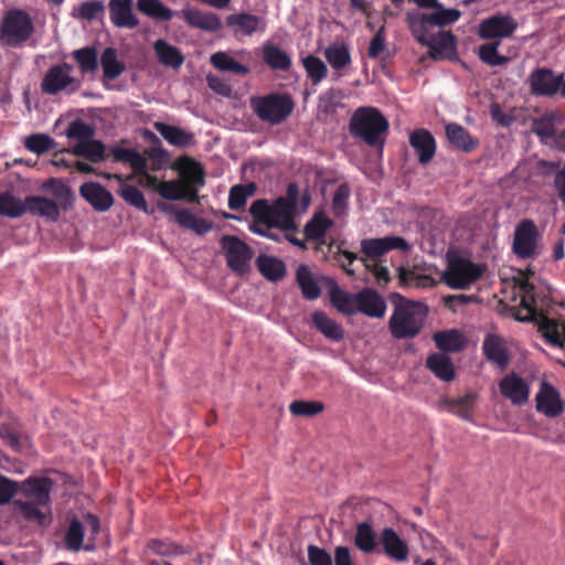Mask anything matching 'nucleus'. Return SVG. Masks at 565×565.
<instances>
[{"instance_id":"nucleus-1","label":"nucleus","mask_w":565,"mask_h":565,"mask_svg":"<svg viewBox=\"0 0 565 565\" xmlns=\"http://www.w3.org/2000/svg\"><path fill=\"white\" fill-rule=\"evenodd\" d=\"M522 291L521 308L525 310V316H516L520 321H535L539 331L546 342L555 348L565 350V322L556 320L544 315L545 307H548L550 299L546 295H541L527 279L520 284Z\"/></svg>"},{"instance_id":"nucleus-2","label":"nucleus","mask_w":565,"mask_h":565,"mask_svg":"<svg viewBox=\"0 0 565 565\" xmlns=\"http://www.w3.org/2000/svg\"><path fill=\"white\" fill-rule=\"evenodd\" d=\"M391 302L394 307L388 320L392 337L397 340L417 337L422 332L428 316L427 305L411 300L397 292L391 295Z\"/></svg>"},{"instance_id":"nucleus-3","label":"nucleus","mask_w":565,"mask_h":565,"mask_svg":"<svg viewBox=\"0 0 565 565\" xmlns=\"http://www.w3.org/2000/svg\"><path fill=\"white\" fill-rule=\"evenodd\" d=\"M388 128V120L375 107L358 108L349 125L350 134L370 147H383Z\"/></svg>"},{"instance_id":"nucleus-4","label":"nucleus","mask_w":565,"mask_h":565,"mask_svg":"<svg viewBox=\"0 0 565 565\" xmlns=\"http://www.w3.org/2000/svg\"><path fill=\"white\" fill-rule=\"evenodd\" d=\"M250 107L254 114L271 126L285 122L295 109V102L287 93H269L253 97Z\"/></svg>"},{"instance_id":"nucleus-5","label":"nucleus","mask_w":565,"mask_h":565,"mask_svg":"<svg viewBox=\"0 0 565 565\" xmlns=\"http://www.w3.org/2000/svg\"><path fill=\"white\" fill-rule=\"evenodd\" d=\"M34 32V22L25 10L10 9L0 23V42L10 47H18L28 42Z\"/></svg>"},{"instance_id":"nucleus-6","label":"nucleus","mask_w":565,"mask_h":565,"mask_svg":"<svg viewBox=\"0 0 565 565\" xmlns=\"http://www.w3.org/2000/svg\"><path fill=\"white\" fill-rule=\"evenodd\" d=\"M73 70V65L65 62L50 66L42 77L41 92L55 96L62 92L73 94L78 90L81 83L72 75Z\"/></svg>"},{"instance_id":"nucleus-7","label":"nucleus","mask_w":565,"mask_h":565,"mask_svg":"<svg viewBox=\"0 0 565 565\" xmlns=\"http://www.w3.org/2000/svg\"><path fill=\"white\" fill-rule=\"evenodd\" d=\"M299 199V189L296 183H289L286 195L277 198L271 204L270 227L281 231L297 228L295 214Z\"/></svg>"},{"instance_id":"nucleus-8","label":"nucleus","mask_w":565,"mask_h":565,"mask_svg":"<svg viewBox=\"0 0 565 565\" xmlns=\"http://www.w3.org/2000/svg\"><path fill=\"white\" fill-rule=\"evenodd\" d=\"M220 244L224 250L227 267L238 276L247 274L254 257V250L234 235H223Z\"/></svg>"},{"instance_id":"nucleus-9","label":"nucleus","mask_w":565,"mask_h":565,"mask_svg":"<svg viewBox=\"0 0 565 565\" xmlns=\"http://www.w3.org/2000/svg\"><path fill=\"white\" fill-rule=\"evenodd\" d=\"M541 234L534 221L530 218L521 220L515 226L512 242V252L519 259H530L535 257L539 252V241Z\"/></svg>"},{"instance_id":"nucleus-10","label":"nucleus","mask_w":565,"mask_h":565,"mask_svg":"<svg viewBox=\"0 0 565 565\" xmlns=\"http://www.w3.org/2000/svg\"><path fill=\"white\" fill-rule=\"evenodd\" d=\"M483 274V268L475 263L456 258L450 260L443 275V280L447 286L454 289H466L477 281Z\"/></svg>"},{"instance_id":"nucleus-11","label":"nucleus","mask_w":565,"mask_h":565,"mask_svg":"<svg viewBox=\"0 0 565 565\" xmlns=\"http://www.w3.org/2000/svg\"><path fill=\"white\" fill-rule=\"evenodd\" d=\"M518 29L515 19L508 14H497L482 20L478 35L483 40H494L511 36Z\"/></svg>"},{"instance_id":"nucleus-12","label":"nucleus","mask_w":565,"mask_h":565,"mask_svg":"<svg viewBox=\"0 0 565 565\" xmlns=\"http://www.w3.org/2000/svg\"><path fill=\"white\" fill-rule=\"evenodd\" d=\"M563 74L555 75L546 67L534 70L529 77L530 89L534 96L552 97L561 89Z\"/></svg>"},{"instance_id":"nucleus-13","label":"nucleus","mask_w":565,"mask_h":565,"mask_svg":"<svg viewBox=\"0 0 565 565\" xmlns=\"http://www.w3.org/2000/svg\"><path fill=\"white\" fill-rule=\"evenodd\" d=\"M158 207L167 214H173L175 222L188 230L193 231L198 235H204L213 228V223L202 217H196L190 210H178L175 205L158 202Z\"/></svg>"},{"instance_id":"nucleus-14","label":"nucleus","mask_w":565,"mask_h":565,"mask_svg":"<svg viewBox=\"0 0 565 565\" xmlns=\"http://www.w3.org/2000/svg\"><path fill=\"white\" fill-rule=\"evenodd\" d=\"M356 312L370 318L382 319L386 312L384 297L373 288H363L355 294Z\"/></svg>"},{"instance_id":"nucleus-15","label":"nucleus","mask_w":565,"mask_h":565,"mask_svg":"<svg viewBox=\"0 0 565 565\" xmlns=\"http://www.w3.org/2000/svg\"><path fill=\"white\" fill-rule=\"evenodd\" d=\"M393 249H408L407 242L398 236H386L382 238H365L361 241V252L366 258L375 259Z\"/></svg>"},{"instance_id":"nucleus-16","label":"nucleus","mask_w":565,"mask_h":565,"mask_svg":"<svg viewBox=\"0 0 565 565\" xmlns=\"http://www.w3.org/2000/svg\"><path fill=\"white\" fill-rule=\"evenodd\" d=\"M134 0H109V19L116 28L135 29L139 20L132 11Z\"/></svg>"},{"instance_id":"nucleus-17","label":"nucleus","mask_w":565,"mask_h":565,"mask_svg":"<svg viewBox=\"0 0 565 565\" xmlns=\"http://www.w3.org/2000/svg\"><path fill=\"white\" fill-rule=\"evenodd\" d=\"M53 482L50 478H28L20 484L21 492L29 501L49 505Z\"/></svg>"},{"instance_id":"nucleus-18","label":"nucleus","mask_w":565,"mask_h":565,"mask_svg":"<svg viewBox=\"0 0 565 565\" xmlns=\"http://www.w3.org/2000/svg\"><path fill=\"white\" fill-rule=\"evenodd\" d=\"M79 194L98 212H106L114 204L113 194L98 182L83 183Z\"/></svg>"},{"instance_id":"nucleus-19","label":"nucleus","mask_w":565,"mask_h":565,"mask_svg":"<svg viewBox=\"0 0 565 565\" xmlns=\"http://www.w3.org/2000/svg\"><path fill=\"white\" fill-rule=\"evenodd\" d=\"M535 401L537 412L544 414L547 417H557L564 411V406L558 392L546 382L541 384Z\"/></svg>"},{"instance_id":"nucleus-20","label":"nucleus","mask_w":565,"mask_h":565,"mask_svg":"<svg viewBox=\"0 0 565 565\" xmlns=\"http://www.w3.org/2000/svg\"><path fill=\"white\" fill-rule=\"evenodd\" d=\"M501 394L512 404L522 405L529 399L530 387L526 382L515 373L505 375L499 382Z\"/></svg>"},{"instance_id":"nucleus-21","label":"nucleus","mask_w":565,"mask_h":565,"mask_svg":"<svg viewBox=\"0 0 565 565\" xmlns=\"http://www.w3.org/2000/svg\"><path fill=\"white\" fill-rule=\"evenodd\" d=\"M482 352L486 359L495 364L500 370H505L510 363V355L503 339L494 333H489L482 342Z\"/></svg>"},{"instance_id":"nucleus-22","label":"nucleus","mask_w":565,"mask_h":565,"mask_svg":"<svg viewBox=\"0 0 565 565\" xmlns=\"http://www.w3.org/2000/svg\"><path fill=\"white\" fill-rule=\"evenodd\" d=\"M409 145L415 150L418 162L423 166L429 163L436 153V141L427 129L414 130L409 136Z\"/></svg>"},{"instance_id":"nucleus-23","label":"nucleus","mask_w":565,"mask_h":565,"mask_svg":"<svg viewBox=\"0 0 565 565\" xmlns=\"http://www.w3.org/2000/svg\"><path fill=\"white\" fill-rule=\"evenodd\" d=\"M380 544L385 554L396 562H404L408 557V546L392 527H384L380 533Z\"/></svg>"},{"instance_id":"nucleus-24","label":"nucleus","mask_w":565,"mask_h":565,"mask_svg":"<svg viewBox=\"0 0 565 565\" xmlns=\"http://www.w3.org/2000/svg\"><path fill=\"white\" fill-rule=\"evenodd\" d=\"M184 21L192 28L206 32H216L222 23L216 13L204 12L199 9H184L181 11Z\"/></svg>"},{"instance_id":"nucleus-25","label":"nucleus","mask_w":565,"mask_h":565,"mask_svg":"<svg viewBox=\"0 0 565 565\" xmlns=\"http://www.w3.org/2000/svg\"><path fill=\"white\" fill-rule=\"evenodd\" d=\"M425 365L440 381L451 382L456 379L454 362L450 356L443 352L429 354Z\"/></svg>"},{"instance_id":"nucleus-26","label":"nucleus","mask_w":565,"mask_h":565,"mask_svg":"<svg viewBox=\"0 0 565 565\" xmlns=\"http://www.w3.org/2000/svg\"><path fill=\"white\" fill-rule=\"evenodd\" d=\"M446 137L455 148L466 153L472 152L480 145L478 138L472 137L465 127L456 122L446 126Z\"/></svg>"},{"instance_id":"nucleus-27","label":"nucleus","mask_w":565,"mask_h":565,"mask_svg":"<svg viewBox=\"0 0 565 565\" xmlns=\"http://www.w3.org/2000/svg\"><path fill=\"white\" fill-rule=\"evenodd\" d=\"M312 326L330 341L340 342L344 338V330L340 323L330 318L324 311L311 313Z\"/></svg>"},{"instance_id":"nucleus-28","label":"nucleus","mask_w":565,"mask_h":565,"mask_svg":"<svg viewBox=\"0 0 565 565\" xmlns=\"http://www.w3.org/2000/svg\"><path fill=\"white\" fill-rule=\"evenodd\" d=\"M228 26L234 29L235 33L244 35H252L254 32L264 31L266 28L265 21L250 13H235L226 18Z\"/></svg>"},{"instance_id":"nucleus-29","label":"nucleus","mask_w":565,"mask_h":565,"mask_svg":"<svg viewBox=\"0 0 565 565\" xmlns=\"http://www.w3.org/2000/svg\"><path fill=\"white\" fill-rule=\"evenodd\" d=\"M406 22L412 35L422 45H425L436 34L434 33L435 26L430 24L423 12H408L406 14Z\"/></svg>"},{"instance_id":"nucleus-30","label":"nucleus","mask_w":565,"mask_h":565,"mask_svg":"<svg viewBox=\"0 0 565 565\" xmlns=\"http://www.w3.org/2000/svg\"><path fill=\"white\" fill-rule=\"evenodd\" d=\"M262 58L273 71H288L291 67V57L286 51L273 43H265L262 47Z\"/></svg>"},{"instance_id":"nucleus-31","label":"nucleus","mask_w":565,"mask_h":565,"mask_svg":"<svg viewBox=\"0 0 565 565\" xmlns=\"http://www.w3.org/2000/svg\"><path fill=\"white\" fill-rule=\"evenodd\" d=\"M26 212L34 215L44 216L54 222L60 218V206L51 199L39 195H29L26 196Z\"/></svg>"},{"instance_id":"nucleus-32","label":"nucleus","mask_w":565,"mask_h":565,"mask_svg":"<svg viewBox=\"0 0 565 565\" xmlns=\"http://www.w3.org/2000/svg\"><path fill=\"white\" fill-rule=\"evenodd\" d=\"M477 394L469 392L461 397L450 398L447 397L443 404L454 415H457L463 420H471L472 411L476 406Z\"/></svg>"},{"instance_id":"nucleus-33","label":"nucleus","mask_w":565,"mask_h":565,"mask_svg":"<svg viewBox=\"0 0 565 565\" xmlns=\"http://www.w3.org/2000/svg\"><path fill=\"white\" fill-rule=\"evenodd\" d=\"M153 49L159 62L164 66L178 70L184 63V56L180 49L162 39L154 42Z\"/></svg>"},{"instance_id":"nucleus-34","label":"nucleus","mask_w":565,"mask_h":565,"mask_svg":"<svg viewBox=\"0 0 565 565\" xmlns=\"http://www.w3.org/2000/svg\"><path fill=\"white\" fill-rule=\"evenodd\" d=\"M258 271L270 281H279L286 276L285 263L274 256L259 255L256 258Z\"/></svg>"},{"instance_id":"nucleus-35","label":"nucleus","mask_w":565,"mask_h":565,"mask_svg":"<svg viewBox=\"0 0 565 565\" xmlns=\"http://www.w3.org/2000/svg\"><path fill=\"white\" fill-rule=\"evenodd\" d=\"M436 347L443 352L457 353L466 347V340L459 330L451 329L434 333Z\"/></svg>"},{"instance_id":"nucleus-36","label":"nucleus","mask_w":565,"mask_h":565,"mask_svg":"<svg viewBox=\"0 0 565 565\" xmlns=\"http://www.w3.org/2000/svg\"><path fill=\"white\" fill-rule=\"evenodd\" d=\"M457 39L451 31H439L427 41L425 46L429 47V56L439 60L443 54L455 51Z\"/></svg>"},{"instance_id":"nucleus-37","label":"nucleus","mask_w":565,"mask_h":565,"mask_svg":"<svg viewBox=\"0 0 565 565\" xmlns=\"http://www.w3.org/2000/svg\"><path fill=\"white\" fill-rule=\"evenodd\" d=\"M329 298L332 306L339 312L347 316H352L356 312L355 294L352 295L343 290L335 282H333L329 289Z\"/></svg>"},{"instance_id":"nucleus-38","label":"nucleus","mask_w":565,"mask_h":565,"mask_svg":"<svg viewBox=\"0 0 565 565\" xmlns=\"http://www.w3.org/2000/svg\"><path fill=\"white\" fill-rule=\"evenodd\" d=\"M154 129L172 146L188 147L193 143V135L164 122H154Z\"/></svg>"},{"instance_id":"nucleus-39","label":"nucleus","mask_w":565,"mask_h":565,"mask_svg":"<svg viewBox=\"0 0 565 565\" xmlns=\"http://www.w3.org/2000/svg\"><path fill=\"white\" fill-rule=\"evenodd\" d=\"M296 280L306 299L315 300L320 297L321 289L307 265H300L298 267L296 271Z\"/></svg>"},{"instance_id":"nucleus-40","label":"nucleus","mask_w":565,"mask_h":565,"mask_svg":"<svg viewBox=\"0 0 565 565\" xmlns=\"http://www.w3.org/2000/svg\"><path fill=\"white\" fill-rule=\"evenodd\" d=\"M137 9L157 21H170L174 15V12L161 0H137Z\"/></svg>"},{"instance_id":"nucleus-41","label":"nucleus","mask_w":565,"mask_h":565,"mask_svg":"<svg viewBox=\"0 0 565 565\" xmlns=\"http://www.w3.org/2000/svg\"><path fill=\"white\" fill-rule=\"evenodd\" d=\"M324 57L335 71L343 70L352 61L349 46L344 43H333L326 47Z\"/></svg>"},{"instance_id":"nucleus-42","label":"nucleus","mask_w":565,"mask_h":565,"mask_svg":"<svg viewBox=\"0 0 565 565\" xmlns=\"http://www.w3.org/2000/svg\"><path fill=\"white\" fill-rule=\"evenodd\" d=\"M72 152L77 157H83L96 163L105 159V145L99 140L90 138L83 142H77Z\"/></svg>"},{"instance_id":"nucleus-43","label":"nucleus","mask_w":565,"mask_h":565,"mask_svg":"<svg viewBox=\"0 0 565 565\" xmlns=\"http://www.w3.org/2000/svg\"><path fill=\"white\" fill-rule=\"evenodd\" d=\"M559 118V115L555 111H548L543 114L541 117L535 118L532 122V131L545 139L554 138L556 141V122Z\"/></svg>"},{"instance_id":"nucleus-44","label":"nucleus","mask_w":565,"mask_h":565,"mask_svg":"<svg viewBox=\"0 0 565 565\" xmlns=\"http://www.w3.org/2000/svg\"><path fill=\"white\" fill-rule=\"evenodd\" d=\"M210 63L221 72H231L236 75H247L249 68L231 57L226 52L218 51L211 55Z\"/></svg>"},{"instance_id":"nucleus-45","label":"nucleus","mask_w":565,"mask_h":565,"mask_svg":"<svg viewBox=\"0 0 565 565\" xmlns=\"http://www.w3.org/2000/svg\"><path fill=\"white\" fill-rule=\"evenodd\" d=\"M100 63L106 79L113 81L125 72V64L118 60L117 51L114 47L104 50L100 56Z\"/></svg>"},{"instance_id":"nucleus-46","label":"nucleus","mask_w":565,"mask_h":565,"mask_svg":"<svg viewBox=\"0 0 565 565\" xmlns=\"http://www.w3.org/2000/svg\"><path fill=\"white\" fill-rule=\"evenodd\" d=\"M26 200L15 198L9 192L0 193V215L17 218L26 213Z\"/></svg>"},{"instance_id":"nucleus-47","label":"nucleus","mask_w":565,"mask_h":565,"mask_svg":"<svg viewBox=\"0 0 565 565\" xmlns=\"http://www.w3.org/2000/svg\"><path fill=\"white\" fill-rule=\"evenodd\" d=\"M354 544L363 553L369 554L375 551L376 534L370 523L362 522L356 525Z\"/></svg>"},{"instance_id":"nucleus-48","label":"nucleus","mask_w":565,"mask_h":565,"mask_svg":"<svg viewBox=\"0 0 565 565\" xmlns=\"http://www.w3.org/2000/svg\"><path fill=\"white\" fill-rule=\"evenodd\" d=\"M499 45V41H492L480 45L478 49V56L480 61L492 67L508 64L510 62V57L501 55L498 52Z\"/></svg>"},{"instance_id":"nucleus-49","label":"nucleus","mask_w":565,"mask_h":565,"mask_svg":"<svg viewBox=\"0 0 565 565\" xmlns=\"http://www.w3.org/2000/svg\"><path fill=\"white\" fill-rule=\"evenodd\" d=\"M255 192L256 184L253 182L232 186L228 194V207L233 211L241 210L245 206L247 199L254 195Z\"/></svg>"},{"instance_id":"nucleus-50","label":"nucleus","mask_w":565,"mask_h":565,"mask_svg":"<svg viewBox=\"0 0 565 565\" xmlns=\"http://www.w3.org/2000/svg\"><path fill=\"white\" fill-rule=\"evenodd\" d=\"M333 222L323 213L316 214L305 226V235L307 239H322L327 231L332 226Z\"/></svg>"},{"instance_id":"nucleus-51","label":"nucleus","mask_w":565,"mask_h":565,"mask_svg":"<svg viewBox=\"0 0 565 565\" xmlns=\"http://www.w3.org/2000/svg\"><path fill=\"white\" fill-rule=\"evenodd\" d=\"M425 15L435 28H444L458 21L461 12L458 9H446L440 3L439 8H434L433 12Z\"/></svg>"},{"instance_id":"nucleus-52","label":"nucleus","mask_w":565,"mask_h":565,"mask_svg":"<svg viewBox=\"0 0 565 565\" xmlns=\"http://www.w3.org/2000/svg\"><path fill=\"white\" fill-rule=\"evenodd\" d=\"M73 57L82 73H93L98 67L97 51L95 47L85 46L73 52Z\"/></svg>"},{"instance_id":"nucleus-53","label":"nucleus","mask_w":565,"mask_h":565,"mask_svg":"<svg viewBox=\"0 0 565 565\" xmlns=\"http://www.w3.org/2000/svg\"><path fill=\"white\" fill-rule=\"evenodd\" d=\"M302 65L313 85H318L328 75V67L322 60L315 55H308L302 60Z\"/></svg>"},{"instance_id":"nucleus-54","label":"nucleus","mask_w":565,"mask_h":565,"mask_svg":"<svg viewBox=\"0 0 565 565\" xmlns=\"http://www.w3.org/2000/svg\"><path fill=\"white\" fill-rule=\"evenodd\" d=\"M185 166L181 170V175L184 181V185H203L204 184V170L202 166L191 158H185Z\"/></svg>"},{"instance_id":"nucleus-55","label":"nucleus","mask_w":565,"mask_h":565,"mask_svg":"<svg viewBox=\"0 0 565 565\" xmlns=\"http://www.w3.org/2000/svg\"><path fill=\"white\" fill-rule=\"evenodd\" d=\"M84 529L77 519L71 520L68 529L64 536V543L67 550L77 552L83 547Z\"/></svg>"},{"instance_id":"nucleus-56","label":"nucleus","mask_w":565,"mask_h":565,"mask_svg":"<svg viewBox=\"0 0 565 565\" xmlns=\"http://www.w3.org/2000/svg\"><path fill=\"white\" fill-rule=\"evenodd\" d=\"M119 195L122 198V200L128 203L129 205L142 211L148 212V203L145 199V195L140 190H138L134 185L124 184L119 189Z\"/></svg>"},{"instance_id":"nucleus-57","label":"nucleus","mask_w":565,"mask_h":565,"mask_svg":"<svg viewBox=\"0 0 565 565\" xmlns=\"http://www.w3.org/2000/svg\"><path fill=\"white\" fill-rule=\"evenodd\" d=\"M324 405L318 401H295L290 404L289 411L295 416L312 417L320 414Z\"/></svg>"},{"instance_id":"nucleus-58","label":"nucleus","mask_w":565,"mask_h":565,"mask_svg":"<svg viewBox=\"0 0 565 565\" xmlns=\"http://www.w3.org/2000/svg\"><path fill=\"white\" fill-rule=\"evenodd\" d=\"M25 148L36 154H43L53 149L54 140L44 134H33L25 139Z\"/></svg>"},{"instance_id":"nucleus-59","label":"nucleus","mask_w":565,"mask_h":565,"mask_svg":"<svg viewBox=\"0 0 565 565\" xmlns=\"http://www.w3.org/2000/svg\"><path fill=\"white\" fill-rule=\"evenodd\" d=\"M94 134V128L81 119L72 121L66 131V136L70 139H77L78 142L90 139Z\"/></svg>"},{"instance_id":"nucleus-60","label":"nucleus","mask_w":565,"mask_h":565,"mask_svg":"<svg viewBox=\"0 0 565 565\" xmlns=\"http://www.w3.org/2000/svg\"><path fill=\"white\" fill-rule=\"evenodd\" d=\"M157 193L166 200H182L184 196V185L175 180L162 181L158 186Z\"/></svg>"},{"instance_id":"nucleus-61","label":"nucleus","mask_w":565,"mask_h":565,"mask_svg":"<svg viewBox=\"0 0 565 565\" xmlns=\"http://www.w3.org/2000/svg\"><path fill=\"white\" fill-rule=\"evenodd\" d=\"M105 12V6L102 0H90L81 3L78 8V17L81 19L93 21Z\"/></svg>"},{"instance_id":"nucleus-62","label":"nucleus","mask_w":565,"mask_h":565,"mask_svg":"<svg viewBox=\"0 0 565 565\" xmlns=\"http://www.w3.org/2000/svg\"><path fill=\"white\" fill-rule=\"evenodd\" d=\"M341 97V90L335 88H329L319 97V108L324 114H333L338 106V99Z\"/></svg>"},{"instance_id":"nucleus-63","label":"nucleus","mask_w":565,"mask_h":565,"mask_svg":"<svg viewBox=\"0 0 565 565\" xmlns=\"http://www.w3.org/2000/svg\"><path fill=\"white\" fill-rule=\"evenodd\" d=\"M249 213L259 223L270 227L271 204L266 200H256L249 207Z\"/></svg>"},{"instance_id":"nucleus-64","label":"nucleus","mask_w":565,"mask_h":565,"mask_svg":"<svg viewBox=\"0 0 565 565\" xmlns=\"http://www.w3.org/2000/svg\"><path fill=\"white\" fill-rule=\"evenodd\" d=\"M147 546L150 551L161 556H172L183 553L181 546L161 540H150Z\"/></svg>"}]
</instances>
